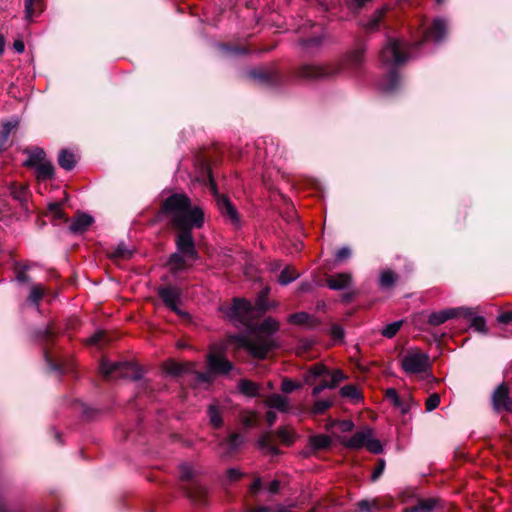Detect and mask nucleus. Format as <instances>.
<instances>
[{
    "label": "nucleus",
    "mask_w": 512,
    "mask_h": 512,
    "mask_svg": "<svg viewBox=\"0 0 512 512\" xmlns=\"http://www.w3.org/2000/svg\"><path fill=\"white\" fill-rule=\"evenodd\" d=\"M36 178L41 181H45L47 179H51L54 175V167L52 163L48 160H45L39 166H36Z\"/></svg>",
    "instance_id": "nucleus-25"
},
{
    "label": "nucleus",
    "mask_w": 512,
    "mask_h": 512,
    "mask_svg": "<svg viewBox=\"0 0 512 512\" xmlns=\"http://www.w3.org/2000/svg\"><path fill=\"white\" fill-rule=\"evenodd\" d=\"M197 379L202 382H208L210 375L208 373H197Z\"/></svg>",
    "instance_id": "nucleus-63"
},
{
    "label": "nucleus",
    "mask_w": 512,
    "mask_h": 512,
    "mask_svg": "<svg viewBox=\"0 0 512 512\" xmlns=\"http://www.w3.org/2000/svg\"><path fill=\"white\" fill-rule=\"evenodd\" d=\"M340 394L344 398H348L352 401H359L361 399V394L358 388L355 385H346L340 389Z\"/></svg>",
    "instance_id": "nucleus-30"
},
{
    "label": "nucleus",
    "mask_w": 512,
    "mask_h": 512,
    "mask_svg": "<svg viewBox=\"0 0 512 512\" xmlns=\"http://www.w3.org/2000/svg\"><path fill=\"white\" fill-rule=\"evenodd\" d=\"M28 155V158L24 161V166L29 168H35L43 163L46 159V154L41 148H33L25 151Z\"/></svg>",
    "instance_id": "nucleus-17"
},
{
    "label": "nucleus",
    "mask_w": 512,
    "mask_h": 512,
    "mask_svg": "<svg viewBox=\"0 0 512 512\" xmlns=\"http://www.w3.org/2000/svg\"><path fill=\"white\" fill-rule=\"evenodd\" d=\"M401 368L404 373L417 380L431 377L429 356L419 349H408L401 356Z\"/></svg>",
    "instance_id": "nucleus-5"
},
{
    "label": "nucleus",
    "mask_w": 512,
    "mask_h": 512,
    "mask_svg": "<svg viewBox=\"0 0 512 512\" xmlns=\"http://www.w3.org/2000/svg\"><path fill=\"white\" fill-rule=\"evenodd\" d=\"M279 486H280L279 481L273 480L272 482H270V484L268 486V491L272 494L277 493L279 490Z\"/></svg>",
    "instance_id": "nucleus-57"
},
{
    "label": "nucleus",
    "mask_w": 512,
    "mask_h": 512,
    "mask_svg": "<svg viewBox=\"0 0 512 512\" xmlns=\"http://www.w3.org/2000/svg\"><path fill=\"white\" fill-rule=\"evenodd\" d=\"M131 251L126 248L124 244L118 245L115 250L112 252L111 256L113 258H121L127 259L131 256Z\"/></svg>",
    "instance_id": "nucleus-42"
},
{
    "label": "nucleus",
    "mask_w": 512,
    "mask_h": 512,
    "mask_svg": "<svg viewBox=\"0 0 512 512\" xmlns=\"http://www.w3.org/2000/svg\"><path fill=\"white\" fill-rule=\"evenodd\" d=\"M440 404V396L437 393L431 394L426 402H425V408L427 412H431L435 410Z\"/></svg>",
    "instance_id": "nucleus-41"
},
{
    "label": "nucleus",
    "mask_w": 512,
    "mask_h": 512,
    "mask_svg": "<svg viewBox=\"0 0 512 512\" xmlns=\"http://www.w3.org/2000/svg\"><path fill=\"white\" fill-rule=\"evenodd\" d=\"M449 315L450 330L456 327L457 322H460L459 325H461V330L466 331L473 328L476 332L483 335H487L489 332L485 318L476 315L472 308H450Z\"/></svg>",
    "instance_id": "nucleus-6"
},
{
    "label": "nucleus",
    "mask_w": 512,
    "mask_h": 512,
    "mask_svg": "<svg viewBox=\"0 0 512 512\" xmlns=\"http://www.w3.org/2000/svg\"><path fill=\"white\" fill-rule=\"evenodd\" d=\"M266 419L269 425H272L276 420V414L272 411H268L266 414Z\"/></svg>",
    "instance_id": "nucleus-62"
},
{
    "label": "nucleus",
    "mask_w": 512,
    "mask_h": 512,
    "mask_svg": "<svg viewBox=\"0 0 512 512\" xmlns=\"http://www.w3.org/2000/svg\"><path fill=\"white\" fill-rule=\"evenodd\" d=\"M309 315L305 312L295 313L289 317V321L294 324L305 325L308 324Z\"/></svg>",
    "instance_id": "nucleus-43"
},
{
    "label": "nucleus",
    "mask_w": 512,
    "mask_h": 512,
    "mask_svg": "<svg viewBox=\"0 0 512 512\" xmlns=\"http://www.w3.org/2000/svg\"><path fill=\"white\" fill-rule=\"evenodd\" d=\"M17 280H18L19 282H25V281H27V280H28V277H27V275L25 274V272H24V271H20V272H18V274H17Z\"/></svg>",
    "instance_id": "nucleus-64"
},
{
    "label": "nucleus",
    "mask_w": 512,
    "mask_h": 512,
    "mask_svg": "<svg viewBox=\"0 0 512 512\" xmlns=\"http://www.w3.org/2000/svg\"><path fill=\"white\" fill-rule=\"evenodd\" d=\"M403 325V320L392 322L386 325L382 330L381 334L386 338H393Z\"/></svg>",
    "instance_id": "nucleus-34"
},
{
    "label": "nucleus",
    "mask_w": 512,
    "mask_h": 512,
    "mask_svg": "<svg viewBox=\"0 0 512 512\" xmlns=\"http://www.w3.org/2000/svg\"><path fill=\"white\" fill-rule=\"evenodd\" d=\"M385 398L392 402V404L397 407L399 404V401L401 399V396H399L398 392L394 388H388L385 391Z\"/></svg>",
    "instance_id": "nucleus-44"
},
{
    "label": "nucleus",
    "mask_w": 512,
    "mask_h": 512,
    "mask_svg": "<svg viewBox=\"0 0 512 512\" xmlns=\"http://www.w3.org/2000/svg\"><path fill=\"white\" fill-rule=\"evenodd\" d=\"M242 477V473L236 468H230L226 472V479L228 482H234Z\"/></svg>",
    "instance_id": "nucleus-46"
},
{
    "label": "nucleus",
    "mask_w": 512,
    "mask_h": 512,
    "mask_svg": "<svg viewBox=\"0 0 512 512\" xmlns=\"http://www.w3.org/2000/svg\"><path fill=\"white\" fill-rule=\"evenodd\" d=\"M13 47H14L15 51L18 53H22L25 50V45L22 40H15Z\"/></svg>",
    "instance_id": "nucleus-58"
},
{
    "label": "nucleus",
    "mask_w": 512,
    "mask_h": 512,
    "mask_svg": "<svg viewBox=\"0 0 512 512\" xmlns=\"http://www.w3.org/2000/svg\"><path fill=\"white\" fill-rule=\"evenodd\" d=\"M42 10V0H25V13L27 19L32 20Z\"/></svg>",
    "instance_id": "nucleus-26"
},
{
    "label": "nucleus",
    "mask_w": 512,
    "mask_h": 512,
    "mask_svg": "<svg viewBox=\"0 0 512 512\" xmlns=\"http://www.w3.org/2000/svg\"><path fill=\"white\" fill-rule=\"evenodd\" d=\"M58 163L63 169L72 170L76 164L75 154L67 149L61 150L58 156Z\"/></svg>",
    "instance_id": "nucleus-23"
},
{
    "label": "nucleus",
    "mask_w": 512,
    "mask_h": 512,
    "mask_svg": "<svg viewBox=\"0 0 512 512\" xmlns=\"http://www.w3.org/2000/svg\"><path fill=\"white\" fill-rule=\"evenodd\" d=\"M93 223V218L87 214L77 215L71 222L70 230L73 233H82L86 231Z\"/></svg>",
    "instance_id": "nucleus-19"
},
{
    "label": "nucleus",
    "mask_w": 512,
    "mask_h": 512,
    "mask_svg": "<svg viewBox=\"0 0 512 512\" xmlns=\"http://www.w3.org/2000/svg\"><path fill=\"white\" fill-rule=\"evenodd\" d=\"M332 405V401L331 400H328V399H320V400H317L312 408H311V412L315 415H318V414H322L324 413L328 408H330Z\"/></svg>",
    "instance_id": "nucleus-36"
},
{
    "label": "nucleus",
    "mask_w": 512,
    "mask_h": 512,
    "mask_svg": "<svg viewBox=\"0 0 512 512\" xmlns=\"http://www.w3.org/2000/svg\"><path fill=\"white\" fill-rule=\"evenodd\" d=\"M490 403L496 414L512 413V397L510 395V384L501 382L491 393Z\"/></svg>",
    "instance_id": "nucleus-9"
},
{
    "label": "nucleus",
    "mask_w": 512,
    "mask_h": 512,
    "mask_svg": "<svg viewBox=\"0 0 512 512\" xmlns=\"http://www.w3.org/2000/svg\"><path fill=\"white\" fill-rule=\"evenodd\" d=\"M417 406L418 403L414 400V398L410 394H406L401 396L397 408H399L403 414H407Z\"/></svg>",
    "instance_id": "nucleus-28"
},
{
    "label": "nucleus",
    "mask_w": 512,
    "mask_h": 512,
    "mask_svg": "<svg viewBox=\"0 0 512 512\" xmlns=\"http://www.w3.org/2000/svg\"><path fill=\"white\" fill-rule=\"evenodd\" d=\"M100 372L105 378L109 379H138L140 377V371L137 365L132 362H110L106 359H102Z\"/></svg>",
    "instance_id": "nucleus-7"
},
{
    "label": "nucleus",
    "mask_w": 512,
    "mask_h": 512,
    "mask_svg": "<svg viewBox=\"0 0 512 512\" xmlns=\"http://www.w3.org/2000/svg\"><path fill=\"white\" fill-rule=\"evenodd\" d=\"M173 227L179 230L176 238L177 252L184 254L191 262L198 259L191 230L201 228L204 223V212L201 207L193 205L184 194H173L162 206Z\"/></svg>",
    "instance_id": "nucleus-2"
},
{
    "label": "nucleus",
    "mask_w": 512,
    "mask_h": 512,
    "mask_svg": "<svg viewBox=\"0 0 512 512\" xmlns=\"http://www.w3.org/2000/svg\"><path fill=\"white\" fill-rule=\"evenodd\" d=\"M387 8L382 7L377 9L367 22L363 24L365 30L372 32L379 28L380 22L386 14Z\"/></svg>",
    "instance_id": "nucleus-21"
},
{
    "label": "nucleus",
    "mask_w": 512,
    "mask_h": 512,
    "mask_svg": "<svg viewBox=\"0 0 512 512\" xmlns=\"http://www.w3.org/2000/svg\"><path fill=\"white\" fill-rule=\"evenodd\" d=\"M266 405L269 408L276 409L280 412H287L290 408L288 398L280 394H272L267 397Z\"/></svg>",
    "instance_id": "nucleus-18"
},
{
    "label": "nucleus",
    "mask_w": 512,
    "mask_h": 512,
    "mask_svg": "<svg viewBox=\"0 0 512 512\" xmlns=\"http://www.w3.org/2000/svg\"><path fill=\"white\" fill-rule=\"evenodd\" d=\"M446 23L442 19L434 20L428 27L422 31L423 37L419 42L407 43L396 38H389L386 45L380 53V59L383 65L391 68L386 79L379 84L380 89L385 92H391L396 89L399 77L392 68L403 64L412 55L415 47L422 45L426 41H439L444 37Z\"/></svg>",
    "instance_id": "nucleus-3"
},
{
    "label": "nucleus",
    "mask_w": 512,
    "mask_h": 512,
    "mask_svg": "<svg viewBox=\"0 0 512 512\" xmlns=\"http://www.w3.org/2000/svg\"><path fill=\"white\" fill-rule=\"evenodd\" d=\"M48 210L54 217H56V218L62 217V209H61L60 203H57V202L50 203L48 206Z\"/></svg>",
    "instance_id": "nucleus-47"
},
{
    "label": "nucleus",
    "mask_w": 512,
    "mask_h": 512,
    "mask_svg": "<svg viewBox=\"0 0 512 512\" xmlns=\"http://www.w3.org/2000/svg\"><path fill=\"white\" fill-rule=\"evenodd\" d=\"M368 1H369V0H351L350 5H351L353 8L360 9V8L364 7V5H365Z\"/></svg>",
    "instance_id": "nucleus-60"
},
{
    "label": "nucleus",
    "mask_w": 512,
    "mask_h": 512,
    "mask_svg": "<svg viewBox=\"0 0 512 512\" xmlns=\"http://www.w3.org/2000/svg\"><path fill=\"white\" fill-rule=\"evenodd\" d=\"M169 265L172 270L178 271L186 269L187 267L191 266V261L184 254L176 252L173 255H171L169 259Z\"/></svg>",
    "instance_id": "nucleus-22"
},
{
    "label": "nucleus",
    "mask_w": 512,
    "mask_h": 512,
    "mask_svg": "<svg viewBox=\"0 0 512 512\" xmlns=\"http://www.w3.org/2000/svg\"><path fill=\"white\" fill-rule=\"evenodd\" d=\"M44 295V288L40 284H35L31 287V292L29 295V300L38 306L39 301L42 299Z\"/></svg>",
    "instance_id": "nucleus-37"
},
{
    "label": "nucleus",
    "mask_w": 512,
    "mask_h": 512,
    "mask_svg": "<svg viewBox=\"0 0 512 512\" xmlns=\"http://www.w3.org/2000/svg\"><path fill=\"white\" fill-rule=\"evenodd\" d=\"M277 435L279 437V439L286 445H290L293 443L294 441V434L292 431H290L288 428L286 427H280L278 430H277Z\"/></svg>",
    "instance_id": "nucleus-39"
},
{
    "label": "nucleus",
    "mask_w": 512,
    "mask_h": 512,
    "mask_svg": "<svg viewBox=\"0 0 512 512\" xmlns=\"http://www.w3.org/2000/svg\"><path fill=\"white\" fill-rule=\"evenodd\" d=\"M239 391L249 397H254L258 394L259 387L254 382L243 379L238 384Z\"/></svg>",
    "instance_id": "nucleus-27"
},
{
    "label": "nucleus",
    "mask_w": 512,
    "mask_h": 512,
    "mask_svg": "<svg viewBox=\"0 0 512 512\" xmlns=\"http://www.w3.org/2000/svg\"><path fill=\"white\" fill-rule=\"evenodd\" d=\"M363 60L364 49L359 47L350 52L339 64L328 66L304 65L299 71V76L304 79H317L341 73H350L358 69Z\"/></svg>",
    "instance_id": "nucleus-4"
},
{
    "label": "nucleus",
    "mask_w": 512,
    "mask_h": 512,
    "mask_svg": "<svg viewBox=\"0 0 512 512\" xmlns=\"http://www.w3.org/2000/svg\"><path fill=\"white\" fill-rule=\"evenodd\" d=\"M166 372L174 375L180 376L187 372H191L194 369V364L192 363H177L174 361H170L165 366Z\"/></svg>",
    "instance_id": "nucleus-20"
},
{
    "label": "nucleus",
    "mask_w": 512,
    "mask_h": 512,
    "mask_svg": "<svg viewBox=\"0 0 512 512\" xmlns=\"http://www.w3.org/2000/svg\"><path fill=\"white\" fill-rule=\"evenodd\" d=\"M9 138V134L7 132L0 131V150L4 148Z\"/></svg>",
    "instance_id": "nucleus-59"
},
{
    "label": "nucleus",
    "mask_w": 512,
    "mask_h": 512,
    "mask_svg": "<svg viewBox=\"0 0 512 512\" xmlns=\"http://www.w3.org/2000/svg\"><path fill=\"white\" fill-rule=\"evenodd\" d=\"M158 294L166 306H168L172 311L176 312L177 314H181V311L178 308V303L181 296V292L179 289L172 286L161 287L158 290Z\"/></svg>",
    "instance_id": "nucleus-13"
},
{
    "label": "nucleus",
    "mask_w": 512,
    "mask_h": 512,
    "mask_svg": "<svg viewBox=\"0 0 512 512\" xmlns=\"http://www.w3.org/2000/svg\"><path fill=\"white\" fill-rule=\"evenodd\" d=\"M269 289L265 288L256 300L255 306L245 299H234L229 305L221 307L230 321L236 326H244L250 330L248 334L232 335L228 338V344H235L239 348L246 349L253 357L264 358L273 347L271 335L278 330V323L273 318H266L253 328V320L263 314L268 306L265 298Z\"/></svg>",
    "instance_id": "nucleus-1"
},
{
    "label": "nucleus",
    "mask_w": 512,
    "mask_h": 512,
    "mask_svg": "<svg viewBox=\"0 0 512 512\" xmlns=\"http://www.w3.org/2000/svg\"><path fill=\"white\" fill-rule=\"evenodd\" d=\"M320 42H321V38H319V37L310 38V39L303 40L302 45L308 47V46H312V45H318Z\"/></svg>",
    "instance_id": "nucleus-56"
},
{
    "label": "nucleus",
    "mask_w": 512,
    "mask_h": 512,
    "mask_svg": "<svg viewBox=\"0 0 512 512\" xmlns=\"http://www.w3.org/2000/svg\"><path fill=\"white\" fill-rule=\"evenodd\" d=\"M209 188L216 197L217 206L220 212L224 216L228 217L232 222H237L238 215L236 209L234 208V206L231 204L227 197H225L224 195H219L217 193L216 186L211 175L209 176Z\"/></svg>",
    "instance_id": "nucleus-11"
},
{
    "label": "nucleus",
    "mask_w": 512,
    "mask_h": 512,
    "mask_svg": "<svg viewBox=\"0 0 512 512\" xmlns=\"http://www.w3.org/2000/svg\"><path fill=\"white\" fill-rule=\"evenodd\" d=\"M329 375V369L322 363H316L310 366L303 374V381L306 385H318L322 379Z\"/></svg>",
    "instance_id": "nucleus-12"
},
{
    "label": "nucleus",
    "mask_w": 512,
    "mask_h": 512,
    "mask_svg": "<svg viewBox=\"0 0 512 512\" xmlns=\"http://www.w3.org/2000/svg\"><path fill=\"white\" fill-rule=\"evenodd\" d=\"M385 467V462L383 460H380L378 467L374 470L372 474V479L376 480L383 472Z\"/></svg>",
    "instance_id": "nucleus-54"
},
{
    "label": "nucleus",
    "mask_w": 512,
    "mask_h": 512,
    "mask_svg": "<svg viewBox=\"0 0 512 512\" xmlns=\"http://www.w3.org/2000/svg\"><path fill=\"white\" fill-rule=\"evenodd\" d=\"M346 378L344 373L341 370H335L333 372L329 371V375L322 379L321 383L313 387L312 395H319L324 389H333L335 388L341 381Z\"/></svg>",
    "instance_id": "nucleus-14"
},
{
    "label": "nucleus",
    "mask_w": 512,
    "mask_h": 512,
    "mask_svg": "<svg viewBox=\"0 0 512 512\" xmlns=\"http://www.w3.org/2000/svg\"><path fill=\"white\" fill-rule=\"evenodd\" d=\"M224 349L221 346H213L208 354V367L213 374H227L233 369L232 363L225 356Z\"/></svg>",
    "instance_id": "nucleus-10"
},
{
    "label": "nucleus",
    "mask_w": 512,
    "mask_h": 512,
    "mask_svg": "<svg viewBox=\"0 0 512 512\" xmlns=\"http://www.w3.org/2000/svg\"><path fill=\"white\" fill-rule=\"evenodd\" d=\"M353 427H354V424L351 420H343V421L339 422V429L342 432H349L353 429Z\"/></svg>",
    "instance_id": "nucleus-53"
},
{
    "label": "nucleus",
    "mask_w": 512,
    "mask_h": 512,
    "mask_svg": "<svg viewBox=\"0 0 512 512\" xmlns=\"http://www.w3.org/2000/svg\"><path fill=\"white\" fill-rule=\"evenodd\" d=\"M343 444L350 449L367 448L368 451L374 454H380L383 451L382 445L379 440L373 438V432L370 428H364L350 438L343 439Z\"/></svg>",
    "instance_id": "nucleus-8"
},
{
    "label": "nucleus",
    "mask_w": 512,
    "mask_h": 512,
    "mask_svg": "<svg viewBox=\"0 0 512 512\" xmlns=\"http://www.w3.org/2000/svg\"><path fill=\"white\" fill-rule=\"evenodd\" d=\"M331 333L335 340H341L343 337V330L339 326H333L331 329Z\"/></svg>",
    "instance_id": "nucleus-55"
},
{
    "label": "nucleus",
    "mask_w": 512,
    "mask_h": 512,
    "mask_svg": "<svg viewBox=\"0 0 512 512\" xmlns=\"http://www.w3.org/2000/svg\"><path fill=\"white\" fill-rule=\"evenodd\" d=\"M351 255V251L348 247H342L341 249H339L336 253V260L341 262V261H344L346 259H348Z\"/></svg>",
    "instance_id": "nucleus-49"
},
{
    "label": "nucleus",
    "mask_w": 512,
    "mask_h": 512,
    "mask_svg": "<svg viewBox=\"0 0 512 512\" xmlns=\"http://www.w3.org/2000/svg\"><path fill=\"white\" fill-rule=\"evenodd\" d=\"M104 336L103 332H97L94 335H92L90 338L87 339L88 345H98L102 341V338Z\"/></svg>",
    "instance_id": "nucleus-51"
},
{
    "label": "nucleus",
    "mask_w": 512,
    "mask_h": 512,
    "mask_svg": "<svg viewBox=\"0 0 512 512\" xmlns=\"http://www.w3.org/2000/svg\"><path fill=\"white\" fill-rule=\"evenodd\" d=\"M11 194L14 199H16L20 202H24L27 200V197H28V188L25 185H19V186L14 185L11 188Z\"/></svg>",
    "instance_id": "nucleus-35"
},
{
    "label": "nucleus",
    "mask_w": 512,
    "mask_h": 512,
    "mask_svg": "<svg viewBox=\"0 0 512 512\" xmlns=\"http://www.w3.org/2000/svg\"><path fill=\"white\" fill-rule=\"evenodd\" d=\"M258 444L263 449L267 448V449L273 450V447L270 446V435L269 434L262 435L258 440Z\"/></svg>",
    "instance_id": "nucleus-50"
},
{
    "label": "nucleus",
    "mask_w": 512,
    "mask_h": 512,
    "mask_svg": "<svg viewBox=\"0 0 512 512\" xmlns=\"http://www.w3.org/2000/svg\"><path fill=\"white\" fill-rule=\"evenodd\" d=\"M428 323L432 326H438L448 320V310L430 313L428 316Z\"/></svg>",
    "instance_id": "nucleus-31"
},
{
    "label": "nucleus",
    "mask_w": 512,
    "mask_h": 512,
    "mask_svg": "<svg viewBox=\"0 0 512 512\" xmlns=\"http://www.w3.org/2000/svg\"><path fill=\"white\" fill-rule=\"evenodd\" d=\"M439 505L436 499H425L418 502L417 505L406 508L404 512H430Z\"/></svg>",
    "instance_id": "nucleus-24"
},
{
    "label": "nucleus",
    "mask_w": 512,
    "mask_h": 512,
    "mask_svg": "<svg viewBox=\"0 0 512 512\" xmlns=\"http://www.w3.org/2000/svg\"><path fill=\"white\" fill-rule=\"evenodd\" d=\"M18 125V121L17 120H11V121H7L5 123H3L2 125V131L3 132H7V134L10 135L11 131L16 128Z\"/></svg>",
    "instance_id": "nucleus-52"
},
{
    "label": "nucleus",
    "mask_w": 512,
    "mask_h": 512,
    "mask_svg": "<svg viewBox=\"0 0 512 512\" xmlns=\"http://www.w3.org/2000/svg\"><path fill=\"white\" fill-rule=\"evenodd\" d=\"M395 280H396V276L390 270H386V271L382 272L380 275V285L383 288L391 287L394 284Z\"/></svg>",
    "instance_id": "nucleus-38"
},
{
    "label": "nucleus",
    "mask_w": 512,
    "mask_h": 512,
    "mask_svg": "<svg viewBox=\"0 0 512 512\" xmlns=\"http://www.w3.org/2000/svg\"><path fill=\"white\" fill-rule=\"evenodd\" d=\"M208 416H209L210 423L214 428L222 427V425H223L222 414L216 405L212 404L209 406Z\"/></svg>",
    "instance_id": "nucleus-29"
},
{
    "label": "nucleus",
    "mask_w": 512,
    "mask_h": 512,
    "mask_svg": "<svg viewBox=\"0 0 512 512\" xmlns=\"http://www.w3.org/2000/svg\"><path fill=\"white\" fill-rule=\"evenodd\" d=\"M240 421L245 428H252V427L256 426L257 421H258V416L253 411H243L240 414Z\"/></svg>",
    "instance_id": "nucleus-32"
},
{
    "label": "nucleus",
    "mask_w": 512,
    "mask_h": 512,
    "mask_svg": "<svg viewBox=\"0 0 512 512\" xmlns=\"http://www.w3.org/2000/svg\"><path fill=\"white\" fill-rule=\"evenodd\" d=\"M298 277V273L291 267H286L282 270L279 275V283L282 285H287L294 281Z\"/></svg>",
    "instance_id": "nucleus-33"
},
{
    "label": "nucleus",
    "mask_w": 512,
    "mask_h": 512,
    "mask_svg": "<svg viewBox=\"0 0 512 512\" xmlns=\"http://www.w3.org/2000/svg\"><path fill=\"white\" fill-rule=\"evenodd\" d=\"M302 387V383L295 382L290 379H283L281 384V390L284 393H291L294 390L300 389Z\"/></svg>",
    "instance_id": "nucleus-40"
},
{
    "label": "nucleus",
    "mask_w": 512,
    "mask_h": 512,
    "mask_svg": "<svg viewBox=\"0 0 512 512\" xmlns=\"http://www.w3.org/2000/svg\"><path fill=\"white\" fill-rule=\"evenodd\" d=\"M194 475V470L191 465L189 464H182L180 466V477L183 480H188L192 478Z\"/></svg>",
    "instance_id": "nucleus-45"
},
{
    "label": "nucleus",
    "mask_w": 512,
    "mask_h": 512,
    "mask_svg": "<svg viewBox=\"0 0 512 512\" xmlns=\"http://www.w3.org/2000/svg\"><path fill=\"white\" fill-rule=\"evenodd\" d=\"M350 283L351 275L349 273H337L327 278V285L332 290L345 289Z\"/></svg>",
    "instance_id": "nucleus-16"
},
{
    "label": "nucleus",
    "mask_w": 512,
    "mask_h": 512,
    "mask_svg": "<svg viewBox=\"0 0 512 512\" xmlns=\"http://www.w3.org/2000/svg\"><path fill=\"white\" fill-rule=\"evenodd\" d=\"M358 507L361 511L370 512V503L366 500L360 501Z\"/></svg>",
    "instance_id": "nucleus-61"
},
{
    "label": "nucleus",
    "mask_w": 512,
    "mask_h": 512,
    "mask_svg": "<svg viewBox=\"0 0 512 512\" xmlns=\"http://www.w3.org/2000/svg\"><path fill=\"white\" fill-rule=\"evenodd\" d=\"M497 322L501 324H510L512 322V311H505L497 316Z\"/></svg>",
    "instance_id": "nucleus-48"
},
{
    "label": "nucleus",
    "mask_w": 512,
    "mask_h": 512,
    "mask_svg": "<svg viewBox=\"0 0 512 512\" xmlns=\"http://www.w3.org/2000/svg\"><path fill=\"white\" fill-rule=\"evenodd\" d=\"M243 442L239 434H231L225 440L219 443V453L228 456L233 453Z\"/></svg>",
    "instance_id": "nucleus-15"
}]
</instances>
